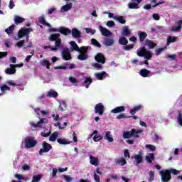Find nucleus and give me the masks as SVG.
<instances>
[{"instance_id": "1", "label": "nucleus", "mask_w": 182, "mask_h": 182, "mask_svg": "<svg viewBox=\"0 0 182 182\" xmlns=\"http://www.w3.org/2000/svg\"><path fill=\"white\" fill-rule=\"evenodd\" d=\"M159 174L162 182H168L171 180V174L177 176V174H180V171L174 168L166 169L164 171H161Z\"/></svg>"}, {"instance_id": "2", "label": "nucleus", "mask_w": 182, "mask_h": 182, "mask_svg": "<svg viewBox=\"0 0 182 182\" xmlns=\"http://www.w3.org/2000/svg\"><path fill=\"white\" fill-rule=\"evenodd\" d=\"M143 133V130L137 129H132L130 131L125 132L122 134L123 139H140V134Z\"/></svg>"}, {"instance_id": "3", "label": "nucleus", "mask_w": 182, "mask_h": 182, "mask_svg": "<svg viewBox=\"0 0 182 182\" xmlns=\"http://www.w3.org/2000/svg\"><path fill=\"white\" fill-rule=\"evenodd\" d=\"M26 149H32L38 144V141L33 136H26L24 139Z\"/></svg>"}, {"instance_id": "4", "label": "nucleus", "mask_w": 182, "mask_h": 182, "mask_svg": "<svg viewBox=\"0 0 182 182\" xmlns=\"http://www.w3.org/2000/svg\"><path fill=\"white\" fill-rule=\"evenodd\" d=\"M48 39L50 42H55V46H61L62 45V39H60V33L51 34Z\"/></svg>"}, {"instance_id": "5", "label": "nucleus", "mask_w": 182, "mask_h": 182, "mask_svg": "<svg viewBox=\"0 0 182 182\" xmlns=\"http://www.w3.org/2000/svg\"><path fill=\"white\" fill-rule=\"evenodd\" d=\"M33 29H32V28H31V27L21 28L18 33V39H22V38H23V36H27L28 35H29V33H31V32H33Z\"/></svg>"}, {"instance_id": "6", "label": "nucleus", "mask_w": 182, "mask_h": 182, "mask_svg": "<svg viewBox=\"0 0 182 182\" xmlns=\"http://www.w3.org/2000/svg\"><path fill=\"white\" fill-rule=\"evenodd\" d=\"M42 147L43 149H41L39 150V155L42 156L43 154V153H49V151H50V150H52V145H50V144H48L46 141H43L42 142Z\"/></svg>"}, {"instance_id": "7", "label": "nucleus", "mask_w": 182, "mask_h": 182, "mask_svg": "<svg viewBox=\"0 0 182 182\" xmlns=\"http://www.w3.org/2000/svg\"><path fill=\"white\" fill-rule=\"evenodd\" d=\"M131 159H134V164L135 166H139V164H141L143 163V156L141 155V151H139V154H135L131 156Z\"/></svg>"}, {"instance_id": "8", "label": "nucleus", "mask_w": 182, "mask_h": 182, "mask_svg": "<svg viewBox=\"0 0 182 182\" xmlns=\"http://www.w3.org/2000/svg\"><path fill=\"white\" fill-rule=\"evenodd\" d=\"M61 55L63 60H70L72 59V54H70V50L68 48H63Z\"/></svg>"}, {"instance_id": "9", "label": "nucleus", "mask_w": 182, "mask_h": 182, "mask_svg": "<svg viewBox=\"0 0 182 182\" xmlns=\"http://www.w3.org/2000/svg\"><path fill=\"white\" fill-rule=\"evenodd\" d=\"M95 113L99 114V116H103L105 113V105L102 103H98L95 107Z\"/></svg>"}, {"instance_id": "10", "label": "nucleus", "mask_w": 182, "mask_h": 182, "mask_svg": "<svg viewBox=\"0 0 182 182\" xmlns=\"http://www.w3.org/2000/svg\"><path fill=\"white\" fill-rule=\"evenodd\" d=\"M43 123H48V119L41 118L38 123L31 122V127L36 129V127H42V124H43Z\"/></svg>"}, {"instance_id": "11", "label": "nucleus", "mask_w": 182, "mask_h": 182, "mask_svg": "<svg viewBox=\"0 0 182 182\" xmlns=\"http://www.w3.org/2000/svg\"><path fill=\"white\" fill-rule=\"evenodd\" d=\"M95 59L96 62H98V63H102V65H104V63H106V58H105V55L101 53H98L95 55Z\"/></svg>"}, {"instance_id": "12", "label": "nucleus", "mask_w": 182, "mask_h": 182, "mask_svg": "<svg viewBox=\"0 0 182 182\" xmlns=\"http://www.w3.org/2000/svg\"><path fill=\"white\" fill-rule=\"evenodd\" d=\"M182 28V20H179L178 21H176V25L171 27V31L172 32H178L179 31H181Z\"/></svg>"}, {"instance_id": "13", "label": "nucleus", "mask_w": 182, "mask_h": 182, "mask_svg": "<svg viewBox=\"0 0 182 182\" xmlns=\"http://www.w3.org/2000/svg\"><path fill=\"white\" fill-rule=\"evenodd\" d=\"M100 31L103 36H112V33L110 32V31L107 30V28L100 26Z\"/></svg>"}, {"instance_id": "14", "label": "nucleus", "mask_w": 182, "mask_h": 182, "mask_svg": "<svg viewBox=\"0 0 182 182\" xmlns=\"http://www.w3.org/2000/svg\"><path fill=\"white\" fill-rule=\"evenodd\" d=\"M73 38L77 39V38H82V33L77 28H74L71 31Z\"/></svg>"}, {"instance_id": "15", "label": "nucleus", "mask_w": 182, "mask_h": 182, "mask_svg": "<svg viewBox=\"0 0 182 182\" xmlns=\"http://www.w3.org/2000/svg\"><path fill=\"white\" fill-rule=\"evenodd\" d=\"M80 53V54L77 56V59L79 60H87V59H89V55L87 54V53H86V51L81 50V53Z\"/></svg>"}, {"instance_id": "16", "label": "nucleus", "mask_w": 182, "mask_h": 182, "mask_svg": "<svg viewBox=\"0 0 182 182\" xmlns=\"http://www.w3.org/2000/svg\"><path fill=\"white\" fill-rule=\"evenodd\" d=\"M95 76L97 80H103V79L107 76V73L105 71L101 73H95Z\"/></svg>"}, {"instance_id": "17", "label": "nucleus", "mask_w": 182, "mask_h": 182, "mask_svg": "<svg viewBox=\"0 0 182 182\" xmlns=\"http://www.w3.org/2000/svg\"><path fill=\"white\" fill-rule=\"evenodd\" d=\"M59 32L62 35H65V36H68V35H70V33H72V31H70V29H69L68 28L61 26L59 28Z\"/></svg>"}, {"instance_id": "18", "label": "nucleus", "mask_w": 182, "mask_h": 182, "mask_svg": "<svg viewBox=\"0 0 182 182\" xmlns=\"http://www.w3.org/2000/svg\"><path fill=\"white\" fill-rule=\"evenodd\" d=\"M99 133V131L97 130H95L92 134H91V137L92 136H93L94 134H95L94 136H93V140L94 141H95L96 143L97 141H100V140H102V139H103V136L102 135H97V134Z\"/></svg>"}, {"instance_id": "19", "label": "nucleus", "mask_w": 182, "mask_h": 182, "mask_svg": "<svg viewBox=\"0 0 182 182\" xmlns=\"http://www.w3.org/2000/svg\"><path fill=\"white\" fill-rule=\"evenodd\" d=\"M115 164L117 166H123L127 164V161H126V159L121 157V158L115 159Z\"/></svg>"}, {"instance_id": "20", "label": "nucleus", "mask_w": 182, "mask_h": 182, "mask_svg": "<svg viewBox=\"0 0 182 182\" xmlns=\"http://www.w3.org/2000/svg\"><path fill=\"white\" fill-rule=\"evenodd\" d=\"M124 110H126V107L124 106H119L112 109L111 113H114V114L123 113Z\"/></svg>"}, {"instance_id": "21", "label": "nucleus", "mask_w": 182, "mask_h": 182, "mask_svg": "<svg viewBox=\"0 0 182 182\" xmlns=\"http://www.w3.org/2000/svg\"><path fill=\"white\" fill-rule=\"evenodd\" d=\"M141 109H143V105H136V106L134 107V108L130 110L129 113H131V114L132 116H134V114H136V112H140V110H141Z\"/></svg>"}, {"instance_id": "22", "label": "nucleus", "mask_w": 182, "mask_h": 182, "mask_svg": "<svg viewBox=\"0 0 182 182\" xmlns=\"http://www.w3.org/2000/svg\"><path fill=\"white\" fill-rule=\"evenodd\" d=\"M90 163L92 166H97L99 164V158L95 157L93 156H90Z\"/></svg>"}, {"instance_id": "23", "label": "nucleus", "mask_w": 182, "mask_h": 182, "mask_svg": "<svg viewBox=\"0 0 182 182\" xmlns=\"http://www.w3.org/2000/svg\"><path fill=\"white\" fill-rule=\"evenodd\" d=\"M70 45L72 46L73 50H75L76 52L82 53V47L79 48V46L76 44V42L71 41L70 43Z\"/></svg>"}, {"instance_id": "24", "label": "nucleus", "mask_w": 182, "mask_h": 182, "mask_svg": "<svg viewBox=\"0 0 182 182\" xmlns=\"http://www.w3.org/2000/svg\"><path fill=\"white\" fill-rule=\"evenodd\" d=\"M151 72L150 70L143 68L139 71V75L142 76V77H147L149 75H150Z\"/></svg>"}, {"instance_id": "25", "label": "nucleus", "mask_w": 182, "mask_h": 182, "mask_svg": "<svg viewBox=\"0 0 182 182\" xmlns=\"http://www.w3.org/2000/svg\"><path fill=\"white\" fill-rule=\"evenodd\" d=\"M145 43L147 46H149L150 49H154V48L157 46V44L156 43L149 39L146 40Z\"/></svg>"}, {"instance_id": "26", "label": "nucleus", "mask_w": 182, "mask_h": 182, "mask_svg": "<svg viewBox=\"0 0 182 182\" xmlns=\"http://www.w3.org/2000/svg\"><path fill=\"white\" fill-rule=\"evenodd\" d=\"M138 36L139 38L140 42H144L146 38H147V33L146 32L139 31Z\"/></svg>"}, {"instance_id": "27", "label": "nucleus", "mask_w": 182, "mask_h": 182, "mask_svg": "<svg viewBox=\"0 0 182 182\" xmlns=\"http://www.w3.org/2000/svg\"><path fill=\"white\" fill-rule=\"evenodd\" d=\"M72 9V3L65 4L61 7L60 12H68V11H70Z\"/></svg>"}, {"instance_id": "28", "label": "nucleus", "mask_w": 182, "mask_h": 182, "mask_svg": "<svg viewBox=\"0 0 182 182\" xmlns=\"http://www.w3.org/2000/svg\"><path fill=\"white\" fill-rule=\"evenodd\" d=\"M122 34L123 36H130V35H132V31L130 29H129V26H125L124 28H122Z\"/></svg>"}, {"instance_id": "29", "label": "nucleus", "mask_w": 182, "mask_h": 182, "mask_svg": "<svg viewBox=\"0 0 182 182\" xmlns=\"http://www.w3.org/2000/svg\"><path fill=\"white\" fill-rule=\"evenodd\" d=\"M105 140H107L109 143L113 142V137L112 136L111 132L109 131L107 132L104 136Z\"/></svg>"}, {"instance_id": "30", "label": "nucleus", "mask_w": 182, "mask_h": 182, "mask_svg": "<svg viewBox=\"0 0 182 182\" xmlns=\"http://www.w3.org/2000/svg\"><path fill=\"white\" fill-rule=\"evenodd\" d=\"M146 161L147 163H153V161L154 160V153H149V155H146Z\"/></svg>"}, {"instance_id": "31", "label": "nucleus", "mask_w": 182, "mask_h": 182, "mask_svg": "<svg viewBox=\"0 0 182 182\" xmlns=\"http://www.w3.org/2000/svg\"><path fill=\"white\" fill-rule=\"evenodd\" d=\"M118 42L119 45H123L124 46L129 43V41L127 40V38H126V37H124V36L119 38Z\"/></svg>"}, {"instance_id": "32", "label": "nucleus", "mask_w": 182, "mask_h": 182, "mask_svg": "<svg viewBox=\"0 0 182 182\" xmlns=\"http://www.w3.org/2000/svg\"><path fill=\"white\" fill-rule=\"evenodd\" d=\"M22 22H25V19L19 16H14V23L16 25H19V23H22Z\"/></svg>"}, {"instance_id": "33", "label": "nucleus", "mask_w": 182, "mask_h": 182, "mask_svg": "<svg viewBox=\"0 0 182 182\" xmlns=\"http://www.w3.org/2000/svg\"><path fill=\"white\" fill-rule=\"evenodd\" d=\"M59 137V132H53L49 137L50 141H56V139Z\"/></svg>"}, {"instance_id": "34", "label": "nucleus", "mask_w": 182, "mask_h": 182, "mask_svg": "<svg viewBox=\"0 0 182 182\" xmlns=\"http://www.w3.org/2000/svg\"><path fill=\"white\" fill-rule=\"evenodd\" d=\"M58 92L53 90H50L47 93V97H53L56 98L58 97Z\"/></svg>"}, {"instance_id": "35", "label": "nucleus", "mask_w": 182, "mask_h": 182, "mask_svg": "<svg viewBox=\"0 0 182 182\" xmlns=\"http://www.w3.org/2000/svg\"><path fill=\"white\" fill-rule=\"evenodd\" d=\"M147 49H146V47H142L137 53V56H139V58H143L146 53V51Z\"/></svg>"}, {"instance_id": "36", "label": "nucleus", "mask_w": 182, "mask_h": 182, "mask_svg": "<svg viewBox=\"0 0 182 182\" xmlns=\"http://www.w3.org/2000/svg\"><path fill=\"white\" fill-rule=\"evenodd\" d=\"M114 43V40L113 38H106L104 41V45L105 46H112Z\"/></svg>"}, {"instance_id": "37", "label": "nucleus", "mask_w": 182, "mask_h": 182, "mask_svg": "<svg viewBox=\"0 0 182 182\" xmlns=\"http://www.w3.org/2000/svg\"><path fill=\"white\" fill-rule=\"evenodd\" d=\"M57 141L58 143H59V144H70V141H68V139H62V138H58L57 139Z\"/></svg>"}, {"instance_id": "38", "label": "nucleus", "mask_w": 182, "mask_h": 182, "mask_svg": "<svg viewBox=\"0 0 182 182\" xmlns=\"http://www.w3.org/2000/svg\"><path fill=\"white\" fill-rule=\"evenodd\" d=\"M115 21H117L119 22V23H122V25H124L126 23V19H124V17L122 16H119L117 17H114Z\"/></svg>"}, {"instance_id": "39", "label": "nucleus", "mask_w": 182, "mask_h": 182, "mask_svg": "<svg viewBox=\"0 0 182 182\" xmlns=\"http://www.w3.org/2000/svg\"><path fill=\"white\" fill-rule=\"evenodd\" d=\"M58 109L60 112H64V110H66V102L65 101L60 102V105Z\"/></svg>"}, {"instance_id": "40", "label": "nucleus", "mask_w": 182, "mask_h": 182, "mask_svg": "<svg viewBox=\"0 0 182 182\" xmlns=\"http://www.w3.org/2000/svg\"><path fill=\"white\" fill-rule=\"evenodd\" d=\"M5 73L6 75H14L16 73V69L14 68H7L5 70Z\"/></svg>"}, {"instance_id": "41", "label": "nucleus", "mask_w": 182, "mask_h": 182, "mask_svg": "<svg viewBox=\"0 0 182 182\" xmlns=\"http://www.w3.org/2000/svg\"><path fill=\"white\" fill-rule=\"evenodd\" d=\"M144 58L145 59H146L147 60H150V59H151V58H153V54L151 53V52L146 50V51H145V54H144Z\"/></svg>"}, {"instance_id": "42", "label": "nucleus", "mask_w": 182, "mask_h": 182, "mask_svg": "<svg viewBox=\"0 0 182 182\" xmlns=\"http://www.w3.org/2000/svg\"><path fill=\"white\" fill-rule=\"evenodd\" d=\"M14 29H15V25H11L9 28L4 30V32L7 33V35H11V33H14Z\"/></svg>"}, {"instance_id": "43", "label": "nucleus", "mask_w": 182, "mask_h": 182, "mask_svg": "<svg viewBox=\"0 0 182 182\" xmlns=\"http://www.w3.org/2000/svg\"><path fill=\"white\" fill-rule=\"evenodd\" d=\"M91 43L94 46H96V48H102V45L100 44V43H99V41H97V40H96L95 38H92L91 40Z\"/></svg>"}, {"instance_id": "44", "label": "nucleus", "mask_w": 182, "mask_h": 182, "mask_svg": "<svg viewBox=\"0 0 182 182\" xmlns=\"http://www.w3.org/2000/svg\"><path fill=\"white\" fill-rule=\"evenodd\" d=\"M42 178V175H34L33 176V179L31 182H39L41 181V179Z\"/></svg>"}, {"instance_id": "45", "label": "nucleus", "mask_w": 182, "mask_h": 182, "mask_svg": "<svg viewBox=\"0 0 182 182\" xmlns=\"http://www.w3.org/2000/svg\"><path fill=\"white\" fill-rule=\"evenodd\" d=\"M173 42H177V37L168 36L167 38V43H173Z\"/></svg>"}, {"instance_id": "46", "label": "nucleus", "mask_w": 182, "mask_h": 182, "mask_svg": "<svg viewBox=\"0 0 182 182\" xmlns=\"http://www.w3.org/2000/svg\"><path fill=\"white\" fill-rule=\"evenodd\" d=\"M54 69L55 70H58L59 69H63V70H66V69H69V63H65L64 64L63 66H57L55 67Z\"/></svg>"}, {"instance_id": "47", "label": "nucleus", "mask_w": 182, "mask_h": 182, "mask_svg": "<svg viewBox=\"0 0 182 182\" xmlns=\"http://www.w3.org/2000/svg\"><path fill=\"white\" fill-rule=\"evenodd\" d=\"M128 6L130 9H139V6L137 4L134 2L129 3Z\"/></svg>"}, {"instance_id": "48", "label": "nucleus", "mask_w": 182, "mask_h": 182, "mask_svg": "<svg viewBox=\"0 0 182 182\" xmlns=\"http://www.w3.org/2000/svg\"><path fill=\"white\" fill-rule=\"evenodd\" d=\"M177 122L179 126L182 127V113L181 111H178V114L177 117Z\"/></svg>"}, {"instance_id": "49", "label": "nucleus", "mask_w": 182, "mask_h": 182, "mask_svg": "<svg viewBox=\"0 0 182 182\" xmlns=\"http://www.w3.org/2000/svg\"><path fill=\"white\" fill-rule=\"evenodd\" d=\"M42 66H46L47 69H50V63L48 60H44L41 62Z\"/></svg>"}, {"instance_id": "50", "label": "nucleus", "mask_w": 182, "mask_h": 182, "mask_svg": "<svg viewBox=\"0 0 182 182\" xmlns=\"http://www.w3.org/2000/svg\"><path fill=\"white\" fill-rule=\"evenodd\" d=\"M68 79H69L70 83H73V85H74V86H77L79 85L77 82V80L75 77H69Z\"/></svg>"}, {"instance_id": "51", "label": "nucleus", "mask_w": 182, "mask_h": 182, "mask_svg": "<svg viewBox=\"0 0 182 182\" xmlns=\"http://www.w3.org/2000/svg\"><path fill=\"white\" fill-rule=\"evenodd\" d=\"M134 48V45L133 44H129V45H126L123 47V49L124 50H132V49Z\"/></svg>"}, {"instance_id": "52", "label": "nucleus", "mask_w": 182, "mask_h": 182, "mask_svg": "<svg viewBox=\"0 0 182 182\" xmlns=\"http://www.w3.org/2000/svg\"><path fill=\"white\" fill-rule=\"evenodd\" d=\"M92 66L93 68H95V69H97V70H102V69H103V66H102V65H100L97 63L92 64Z\"/></svg>"}, {"instance_id": "53", "label": "nucleus", "mask_w": 182, "mask_h": 182, "mask_svg": "<svg viewBox=\"0 0 182 182\" xmlns=\"http://www.w3.org/2000/svg\"><path fill=\"white\" fill-rule=\"evenodd\" d=\"M146 149H148L150 151H156V146L151 144H146L145 146Z\"/></svg>"}, {"instance_id": "54", "label": "nucleus", "mask_w": 182, "mask_h": 182, "mask_svg": "<svg viewBox=\"0 0 182 182\" xmlns=\"http://www.w3.org/2000/svg\"><path fill=\"white\" fill-rule=\"evenodd\" d=\"M154 180V171H149V181L151 182Z\"/></svg>"}, {"instance_id": "55", "label": "nucleus", "mask_w": 182, "mask_h": 182, "mask_svg": "<svg viewBox=\"0 0 182 182\" xmlns=\"http://www.w3.org/2000/svg\"><path fill=\"white\" fill-rule=\"evenodd\" d=\"M176 58H177V55H176V54L166 55V59L169 60H175Z\"/></svg>"}, {"instance_id": "56", "label": "nucleus", "mask_w": 182, "mask_h": 182, "mask_svg": "<svg viewBox=\"0 0 182 182\" xmlns=\"http://www.w3.org/2000/svg\"><path fill=\"white\" fill-rule=\"evenodd\" d=\"M0 89L1 92H5V90H11V87H8L6 85H3Z\"/></svg>"}, {"instance_id": "57", "label": "nucleus", "mask_w": 182, "mask_h": 182, "mask_svg": "<svg viewBox=\"0 0 182 182\" xmlns=\"http://www.w3.org/2000/svg\"><path fill=\"white\" fill-rule=\"evenodd\" d=\"M116 119H117L118 120H122V119H127V117H126V114L121 113L116 117Z\"/></svg>"}, {"instance_id": "58", "label": "nucleus", "mask_w": 182, "mask_h": 182, "mask_svg": "<svg viewBox=\"0 0 182 182\" xmlns=\"http://www.w3.org/2000/svg\"><path fill=\"white\" fill-rule=\"evenodd\" d=\"M114 21H108L107 22V26H109V28H113V26H115Z\"/></svg>"}, {"instance_id": "59", "label": "nucleus", "mask_w": 182, "mask_h": 182, "mask_svg": "<svg viewBox=\"0 0 182 182\" xmlns=\"http://www.w3.org/2000/svg\"><path fill=\"white\" fill-rule=\"evenodd\" d=\"M23 66V63H21V64H10V68H14L15 69V68H22Z\"/></svg>"}, {"instance_id": "60", "label": "nucleus", "mask_w": 182, "mask_h": 182, "mask_svg": "<svg viewBox=\"0 0 182 182\" xmlns=\"http://www.w3.org/2000/svg\"><path fill=\"white\" fill-rule=\"evenodd\" d=\"M63 177L66 182H71L73 180V178H72V177H70L68 175H64Z\"/></svg>"}, {"instance_id": "61", "label": "nucleus", "mask_w": 182, "mask_h": 182, "mask_svg": "<svg viewBox=\"0 0 182 182\" xmlns=\"http://www.w3.org/2000/svg\"><path fill=\"white\" fill-rule=\"evenodd\" d=\"M23 45H25V41L23 40H21V41L16 43V46H18V48H22Z\"/></svg>"}, {"instance_id": "62", "label": "nucleus", "mask_w": 182, "mask_h": 182, "mask_svg": "<svg viewBox=\"0 0 182 182\" xmlns=\"http://www.w3.org/2000/svg\"><path fill=\"white\" fill-rule=\"evenodd\" d=\"M94 178L96 182H100V176H99L96 172H94Z\"/></svg>"}, {"instance_id": "63", "label": "nucleus", "mask_w": 182, "mask_h": 182, "mask_svg": "<svg viewBox=\"0 0 182 182\" xmlns=\"http://www.w3.org/2000/svg\"><path fill=\"white\" fill-rule=\"evenodd\" d=\"M92 47L90 46H82L81 47V50H84L85 51V53H87V50H89V49H91Z\"/></svg>"}, {"instance_id": "64", "label": "nucleus", "mask_w": 182, "mask_h": 182, "mask_svg": "<svg viewBox=\"0 0 182 182\" xmlns=\"http://www.w3.org/2000/svg\"><path fill=\"white\" fill-rule=\"evenodd\" d=\"M85 31L87 33H92V35H95V31L92 30V28H86Z\"/></svg>"}]
</instances>
